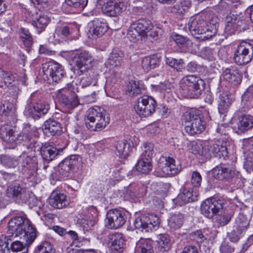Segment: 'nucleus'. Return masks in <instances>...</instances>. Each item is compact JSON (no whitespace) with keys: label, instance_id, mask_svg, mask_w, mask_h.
Returning a JSON list of instances; mask_svg holds the SVG:
<instances>
[{"label":"nucleus","instance_id":"42","mask_svg":"<svg viewBox=\"0 0 253 253\" xmlns=\"http://www.w3.org/2000/svg\"><path fill=\"white\" fill-rule=\"evenodd\" d=\"M159 62V58L155 55L147 56L142 59L141 66L144 71L148 72L157 67Z\"/></svg>","mask_w":253,"mask_h":253},{"label":"nucleus","instance_id":"59","mask_svg":"<svg viewBox=\"0 0 253 253\" xmlns=\"http://www.w3.org/2000/svg\"><path fill=\"white\" fill-rule=\"evenodd\" d=\"M127 38L130 42H136L139 40H141L142 38H144V37L137 30L131 29V26L130 25L127 30Z\"/></svg>","mask_w":253,"mask_h":253},{"label":"nucleus","instance_id":"38","mask_svg":"<svg viewBox=\"0 0 253 253\" xmlns=\"http://www.w3.org/2000/svg\"><path fill=\"white\" fill-rule=\"evenodd\" d=\"M239 16L230 14L227 15L225 18V32L229 35L234 34L238 27L239 22H241L240 21H238Z\"/></svg>","mask_w":253,"mask_h":253},{"label":"nucleus","instance_id":"64","mask_svg":"<svg viewBox=\"0 0 253 253\" xmlns=\"http://www.w3.org/2000/svg\"><path fill=\"white\" fill-rule=\"evenodd\" d=\"M221 253H232L234 252L235 248L227 242L223 241L219 248Z\"/></svg>","mask_w":253,"mask_h":253},{"label":"nucleus","instance_id":"55","mask_svg":"<svg viewBox=\"0 0 253 253\" xmlns=\"http://www.w3.org/2000/svg\"><path fill=\"white\" fill-rule=\"evenodd\" d=\"M166 63L177 71H182L185 67L182 59H177L172 57H168L166 59Z\"/></svg>","mask_w":253,"mask_h":253},{"label":"nucleus","instance_id":"5","mask_svg":"<svg viewBox=\"0 0 253 253\" xmlns=\"http://www.w3.org/2000/svg\"><path fill=\"white\" fill-rule=\"evenodd\" d=\"M75 88L71 83H68L65 87L57 91L56 96L65 111H71L77 107L79 104L78 95L75 92Z\"/></svg>","mask_w":253,"mask_h":253},{"label":"nucleus","instance_id":"22","mask_svg":"<svg viewBox=\"0 0 253 253\" xmlns=\"http://www.w3.org/2000/svg\"><path fill=\"white\" fill-rule=\"evenodd\" d=\"M6 195L10 198L25 203L27 202L28 198L26 189L19 183L10 184L6 189Z\"/></svg>","mask_w":253,"mask_h":253},{"label":"nucleus","instance_id":"57","mask_svg":"<svg viewBox=\"0 0 253 253\" xmlns=\"http://www.w3.org/2000/svg\"><path fill=\"white\" fill-rule=\"evenodd\" d=\"M18 88L16 86H11L8 87L5 94V99H10V102L13 103L15 105L18 97Z\"/></svg>","mask_w":253,"mask_h":253},{"label":"nucleus","instance_id":"40","mask_svg":"<svg viewBox=\"0 0 253 253\" xmlns=\"http://www.w3.org/2000/svg\"><path fill=\"white\" fill-rule=\"evenodd\" d=\"M184 216L180 212L172 213L168 219V225L170 229L177 230L181 227L183 224Z\"/></svg>","mask_w":253,"mask_h":253},{"label":"nucleus","instance_id":"60","mask_svg":"<svg viewBox=\"0 0 253 253\" xmlns=\"http://www.w3.org/2000/svg\"><path fill=\"white\" fill-rule=\"evenodd\" d=\"M7 241H9L10 243V253H16L18 252L26 250L24 248L23 244L19 241H12L11 239L7 240Z\"/></svg>","mask_w":253,"mask_h":253},{"label":"nucleus","instance_id":"45","mask_svg":"<svg viewBox=\"0 0 253 253\" xmlns=\"http://www.w3.org/2000/svg\"><path fill=\"white\" fill-rule=\"evenodd\" d=\"M171 38L175 43L183 50H187L192 44V42L187 38L182 35L173 33Z\"/></svg>","mask_w":253,"mask_h":253},{"label":"nucleus","instance_id":"48","mask_svg":"<svg viewBox=\"0 0 253 253\" xmlns=\"http://www.w3.org/2000/svg\"><path fill=\"white\" fill-rule=\"evenodd\" d=\"M158 249L159 252L164 253L169 250L170 247V240L167 234L159 235L158 238Z\"/></svg>","mask_w":253,"mask_h":253},{"label":"nucleus","instance_id":"33","mask_svg":"<svg viewBox=\"0 0 253 253\" xmlns=\"http://www.w3.org/2000/svg\"><path fill=\"white\" fill-rule=\"evenodd\" d=\"M145 187L141 184H130L125 191L126 198H133L143 196L146 193Z\"/></svg>","mask_w":253,"mask_h":253},{"label":"nucleus","instance_id":"20","mask_svg":"<svg viewBox=\"0 0 253 253\" xmlns=\"http://www.w3.org/2000/svg\"><path fill=\"white\" fill-rule=\"evenodd\" d=\"M207 27V23L200 16H196L194 18H191L188 22V28L190 32L193 35H202L200 38L202 39V37L208 35L209 29Z\"/></svg>","mask_w":253,"mask_h":253},{"label":"nucleus","instance_id":"53","mask_svg":"<svg viewBox=\"0 0 253 253\" xmlns=\"http://www.w3.org/2000/svg\"><path fill=\"white\" fill-rule=\"evenodd\" d=\"M154 145L151 143H146L143 144L141 156L142 158L150 160L155 156Z\"/></svg>","mask_w":253,"mask_h":253},{"label":"nucleus","instance_id":"51","mask_svg":"<svg viewBox=\"0 0 253 253\" xmlns=\"http://www.w3.org/2000/svg\"><path fill=\"white\" fill-rule=\"evenodd\" d=\"M135 168L138 172L146 174L151 170L152 166L150 160L142 158L138 161Z\"/></svg>","mask_w":253,"mask_h":253},{"label":"nucleus","instance_id":"31","mask_svg":"<svg viewBox=\"0 0 253 253\" xmlns=\"http://www.w3.org/2000/svg\"><path fill=\"white\" fill-rule=\"evenodd\" d=\"M184 122L182 124L186 133L190 135L200 134L205 129V124L202 120H196L193 122Z\"/></svg>","mask_w":253,"mask_h":253},{"label":"nucleus","instance_id":"17","mask_svg":"<svg viewBox=\"0 0 253 253\" xmlns=\"http://www.w3.org/2000/svg\"><path fill=\"white\" fill-rule=\"evenodd\" d=\"M91 61V57L88 52L84 51L78 54L73 69L74 73L78 76L83 74L89 68Z\"/></svg>","mask_w":253,"mask_h":253},{"label":"nucleus","instance_id":"24","mask_svg":"<svg viewBox=\"0 0 253 253\" xmlns=\"http://www.w3.org/2000/svg\"><path fill=\"white\" fill-rule=\"evenodd\" d=\"M198 192L197 189L185 187L174 200L175 203L181 206L189 202L197 200Z\"/></svg>","mask_w":253,"mask_h":253},{"label":"nucleus","instance_id":"8","mask_svg":"<svg viewBox=\"0 0 253 253\" xmlns=\"http://www.w3.org/2000/svg\"><path fill=\"white\" fill-rule=\"evenodd\" d=\"M18 169L27 178L36 176L38 169L37 157L23 152L18 157Z\"/></svg>","mask_w":253,"mask_h":253},{"label":"nucleus","instance_id":"28","mask_svg":"<svg viewBox=\"0 0 253 253\" xmlns=\"http://www.w3.org/2000/svg\"><path fill=\"white\" fill-rule=\"evenodd\" d=\"M134 145H131L126 140H119L115 142L114 148L116 154L121 158L126 159L132 152Z\"/></svg>","mask_w":253,"mask_h":253},{"label":"nucleus","instance_id":"37","mask_svg":"<svg viewBox=\"0 0 253 253\" xmlns=\"http://www.w3.org/2000/svg\"><path fill=\"white\" fill-rule=\"evenodd\" d=\"M131 29H136L144 37L152 28L151 22L145 19H139L131 24Z\"/></svg>","mask_w":253,"mask_h":253},{"label":"nucleus","instance_id":"11","mask_svg":"<svg viewBox=\"0 0 253 253\" xmlns=\"http://www.w3.org/2000/svg\"><path fill=\"white\" fill-rule=\"evenodd\" d=\"M253 57V45L243 42L237 46L234 55V61L240 65L248 63Z\"/></svg>","mask_w":253,"mask_h":253},{"label":"nucleus","instance_id":"19","mask_svg":"<svg viewBox=\"0 0 253 253\" xmlns=\"http://www.w3.org/2000/svg\"><path fill=\"white\" fill-rule=\"evenodd\" d=\"M80 161L81 157L79 155H71L66 158L59 164L58 172L63 177H68Z\"/></svg>","mask_w":253,"mask_h":253},{"label":"nucleus","instance_id":"4","mask_svg":"<svg viewBox=\"0 0 253 253\" xmlns=\"http://www.w3.org/2000/svg\"><path fill=\"white\" fill-rule=\"evenodd\" d=\"M110 119L107 112L100 108H89L85 119V124L91 131H100L109 123Z\"/></svg>","mask_w":253,"mask_h":253},{"label":"nucleus","instance_id":"7","mask_svg":"<svg viewBox=\"0 0 253 253\" xmlns=\"http://www.w3.org/2000/svg\"><path fill=\"white\" fill-rule=\"evenodd\" d=\"M227 200L222 197H214L205 200L201 205V213L208 218L221 214L225 205Z\"/></svg>","mask_w":253,"mask_h":253},{"label":"nucleus","instance_id":"26","mask_svg":"<svg viewBox=\"0 0 253 253\" xmlns=\"http://www.w3.org/2000/svg\"><path fill=\"white\" fill-rule=\"evenodd\" d=\"M124 243L123 235L119 233H115L110 235L108 245L111 253H121Z\"/></svg>","mask_w":253,"mask_h":253},{"label":"nucleus","instance_id":"52","mask_svg":"<svg viewBox=\"0 0 253 253\" xmlns=\"http://www.w3.org/2000/svg\"><path fill=\"white\" fill-rule=\"evenodd\" d=\"M20 37L24 44L27 46H30L33 43V38L28 29L21 27L19 30Z\"/></svg>","mask_w":253,"mask_h":253},{"label":"nucleus","instance_id":"44","mask_svg":"<svg viewBox=\"0 0 253 253\" xmlns=\"http://www.w3.org/2000/svg\"><path fill=\"white\" fill-rule=\"evenodd\" d=\"M49 19L48 17L41 13L36 14V17L33 20V25L39 30V33L44 30L49 23Z\"/></svg>","mask_w":253,"mask_h":253},{"label":"nucleus","instance_id":"13","mask_svg":"<svg viewBox=\"0 0 253 253\" xmlns=\"http://www.w3.org/2000/svg\"><path fill=\"white\" fill-rule=\"evenodd\" d=\"M43 74L49 80L58 83L64 77V70L61 65L54 61H50L42 64Z\"/></svg>","mask_w":253,"mask_h":253},{"label":"nucleus","instance_id":"30","mask_svg":"<svg viewBox=\"0 0 253 253\" xmlns=\"http://www.w3.org/2000/svg\"><path fill=\"white\" fill-rule=\"evenodd\" d=\"M189 151L198 156L201 157L205 160H207V157H209L208 147L207 144L203 145L200 141H193L189 142L188 145Z\"/></svg>","mask_w":253,"mask_h":253},{"label":"nucleus","instance_id":"63","mask_svg":"<svg viewBox=\"0 0 253 253\" xmlns=\"http://www.w3.org/2000/svg\"><path fill=\"white\" fill-rule=\"evenodd\" d=\"M191 181L194 187H199L202 182V176L200 173L197 171H193L192 173Z\"/></svg>","mask_w":253,"mask_h":253},{"label":"nucleus","instance_id":"15","mask_svg":"<svg viewBox=\"0 0 253 253\" xmlns=\"http://www.w3.org/2000/svg\"><path fill=\"white\" fill-rule=\"evenodd\" d=\"M106 226L110 229H118L126 222V216L121 210L114 209L109 210L106 214Z\"/></svg>","mask_w":253,"mask_h":253},{"label":"nucleus","instance_id":"36","mask_svg":"<svg viewBox=\"0 0 253 253\" xmlns=\"http://www.w3.org/2000/svg\"><path fill=\"white\" fill-rule=\"evenodd\" d=\"M135 250L138 253H154L152 240L149 238H140L136 243Z\"/></svg>","mask_w":253,"mask_h":253},{"label":"nucleus","instance_id":"43","mask_svg":"<svg viewBox=\"0 0 253 253\" xmlns=\"http://www.w3.org/2000/svg\"><path fill=\"white\" fill-rule=\"evenodd\" d=\"M243 150L245 160L253 162V138L244 140Z\"/></svg>","mask_w":253,"mask_h":253},{"label":"nucleus","instance_id":"46","mask_svg":"<svg viewBox=\"0 0 253 253\" xmlns=\"http://www.w3.org/2000/svg\"><path fill=\"white\" fill-rule=\"evenodd\" d=\"M232 102V100L228 95L223 94L220 95L218 101V109L220 114L227 112L229 106Z\"/></svg>","mask_w":253,"mask_h":253},{"label":"nucleus","instance_id":"9","mask_svg":"<svg viewBox=\"0 0 253 253\" xmlns=\"http://www.w3.org/2000/svg\"><path fill=\"white\" fill-rule=\"evenodd\" d=\"M212 174L215 179L229 182L238 178L239 172L235 165H219L213 169Z\"/></svg>","mask_w":253,"mask_h":253},{"label":"nucleus","instance_id":"62","mask_svg":"<svg viewBox=\"0 0 253 253\" xmlns=\"http://www.w3.org/2000/svg\"><path fill=\"white\" fill-rule=\"evenodd\" d=\"M200 56L206 59L211 60L213 58V52L212 49L209 47H203L199 52Z\"/></svg>","mask_w":253,"mask_h":253},{"label":"nucleus","instance_id":"2","mask_svg":"<svg viewBox=\"0 0 253 253\" xmlns=\"http://www.w3.org/2000/svg\"><path fill=\"white\" fill-rule=\"evenodd\" d=\"M8 232L12 236L23 238L27 245L32 243L37 237L36 228L24 216L11 218L8 223Z\"/></svg>","mask_w":253,"mask_h":253},{"label":"nucleus","instance_id":"14","mask_svg":"<svg viewBox=\"0 0 253 253\" xmlns=\"http://www.w3.org/2000/svg\"><path fill=\"white\" fill-rule=\"evenodd\" d=\"M158 167L165 175L176 174L181 169L180 163L169 156H161L159 160Z\"/></svg>","mask_w":253,"mask_h":253},{"label":"nucleus","instance_id":"50","mask_svg":"<svg viewBox=\"0 0 253 253\" xmlns=\"http://www.w3.org/2000/svg\"><path fill=\"white\" fill-rule=\"evenodd\" d=\"M88 0H65V3L75 12L81 11L86 6Z\"/></svg>","mask_w":253,"mask_h":253},{"label":"nucleus","instance_id":"61","mask_svg":"<svg viewBox=\"0 0 253 253\" xmlns=\"http://www.w3.org/2000/svg\"><path fill=\"white\" fill-rule=\"evenodd\" d=\"M78 222L84 231L91 230L94 224L93 221L85 218H79Z\"/></svg>","mask_w":253,"mask_h":253},{"label":"nucleus","instance_id":"12","mask_svg":"<svg viewBox=\"0 0 253 253\" xmlns=\"http://www.w3.org/2000/svg\"><path fill=\"white\" fill-rule=\"evenodd\" d=\"M156 105V102L152 97L144 95L137 99L134 109L137 114L147 117L155 112Z\"/></svg>","mask_w":253,"mask_h":253},{"label":"nucleus","instance_id":"18","mask_svg":"<svg viewBox=\"0 0 253 253\" xmlns=\"http://www.w3.org/2000/svg\"><path fill=\"white\" fill-rule=\"evenodd\" d=\"M207 147H208L207 153L209 156L207 157V160H210L212 157L223 160H225L228 157L227 149L225 143L217 140L208 143Z\"/></svg>","mask_w":253,"mask_h":253},{"label":"nucleus","instance_id":"32","mask_svg":"<svg viewBox=\"0 0 253 253\" xmlns=\"http://www.w3.org/2000/svg\"><path fill=\"white\" fill-rule=\"evenodd\" d=\"M44 132L51 136L59 135L62 132V127L59 122L53 119H49L43 124Z\"/></svg>","mask_w":253,"mask_h":253},{"label":"nucleus","instance_id":"56","mask_svg":"<svg viewBox=\"0 0 253 253\" xmlns=\"http://www.w3.org/2000/svg\"><path fill=\"white\" fill-rule=\"evenodd\" d=\"M141 88L138 82L131 80L129 82L127 91L132 96H136L141 93Z\"/></svg>","mask_w":253,"mask_h":253},{"label":"nucleus","instance_id":"39","mask_svg":"<svg viewBox=\"0 0 253 253\" xmlns=\"http://www.w3.org/2000/svg\"><path fill=\"white\" fill-rule=\"evenodd\" d=\"M196 120H202V111L196 108H191L183 113L181 121L182 124H184V122H193Z\"/></svg>","mask_w":253,"mask_h":253},{"label":"nucleus","instance_id":"35","mask_svg":"<svg viewBox=\"0 0 253 253\" xmlns=\"http://www.w3.org/2000/svg\"><path fill=\"white\" fill-rule=\"evenodd\" d=\"M209 18V19L206 21L208 26L207 28L209 29L208 35L202 37V40H209L214 36L217 33L218 27L219 19L216 15H211Z\"/></svg>","mask_w":253,"mask_h":253},{"label":"nucleus","instance_id":"16","mask_svg":"<svg viewBox=\"0 0 253 253\" xmlns=\"http://www.w3.org/2000/svg\"><path fill=\"white\" fill-rule=\"evenodd\" d=\"M127 7V2L125 0H107L101 7V10L107 16L115 17L125 11Z\"/></svg>","mask_w":253,"mask_h":253},{"label":"nucleus","instance_id":"1","mask_svg":"<svg viewBox=\"0 0 253 253\" xmlns=\"http://www.w3.org/2000/svg\"><path fill=\"white\" fill-rule=\"evenodd\" d=\"M16 127L5 125L0 129V137L4 141L12 144L11 148L16 146V141H21L27 149L35 152L40 150L41 154L45 161H51L58 155V149L52 145L45 144L40 146L38 141V132L35 127L27 124L24 125L21 132L15 134Z\"/></svg>","mask_w":253,"mask_h":253},{"label":"nucleus","instance_id":"27","mask_svg":"<svg viewBox=\"0 0 253 253\" xmlns=\"http://www.w3.org/2000/svg\"><path fill=\"white\" fill-rule=\"evenodd\" d=\"M73 30L69 26L58 27L52 35L49 37V40L54 44L63 42L68 36L73 33Z\"/></svg>","mask_w":253,"mask_h":253},{"label":"nucleus","instance_id":"47","mask_svg":"<svg viewBox=\"0 0 253 253\" xmlns=\"http://www.w3.org/2000/svg\"><path fill=\"white\" fill-rule=\"evenodd\" d=\"M242 101L246 109L253 108V86H250L242 96Z\"/></svg>","mask_w":253,"mask_h":253},{"label":"nucleus","instance_id":"29","mask_svg":"<svg viewBox=\"0 0 253 253\" xmlns=\"http://www.w3.org/2000/svg\"><path fill=\"white\" fill-rule=\"evenodd\" d=\"M223 79L234 85L240 84L242 81V76L239 70L236 67L231 66L226 68L222 73Z\"/></svg>","mask_w":253,"mask_h":253},{"label":"nucleus","instance_id":"54","mask_svg":"<svg viewBox=\"0 0 253 253\" xmlns=\"http://www.w3.org/2000/svg\"><path fill=\"white\" fill-rule=\"evenodd\" d=\"M15 105L10 102V99L3 100L0 102V114L7 115L10 112L14 111Z\"/></svg>","mask_w":253,"mask_h":253},{"label":"nucleus","instance_id":"23","mask_svg":"<svg viewBox=\"0 0 253 253\" xmlns=\"http://www.w3.org/2000/svg\"><path fill=\"white\" fill-rule=\"evenodd\" d=\"M232 125L233 129L236 133L244 132L253 127V117L249 115H243L238 120H234Z\"/></svg>","mask_w":253,"mask_h":253},{"label":"nucleus","instance_id":"3","mask_svg":"<svg viewBox=\"0 0 253 253\" xmlns=\"http://www.w3.org/2000/svg\"><path fill=\"white\" fill-rule=\"evenodd\" d=\"M204 88V80L194 75L183 77L179 84V92L185 98H198Z\"/></svg>","mask_w":253,"mask_h":253},{"label":"nucleus","instance_id":"6","mask_svg":"<svg viewBox=\"0 0 253 253\" xmlns=\"http://www.w3.org/2000/svg\"><path fill=\"white\" fill-rule=\"evenodd\" d=\"M123 56V53L116 49H113L110 53L105 63L106 67L108 69L107 84L109 82L115 84L120 79V69Z\"/></svg>","mask_w":253,"mask_h":253},{"label":"nucleus","instance_id":"25","mask_svg":"<svg viewBox=\"0 0 253 253\" xmlns=\"http://www.w3.org/2000/svg\"><path fill=\"white\" fill-rule=\"evenodd\" d=\"M49 204L54 208L60 209L66 207L69 204V202L64 193L59 191H53L49 198Z\"/></svg>","mask_w":253,"mask_h":253},{"label":"nucleus","instance_id":"21","mask_svg":"<svg viewBox=\"0 0 253 253\" xmlns=\"http://www.w3.org/2000/svg\"><path fill=\"white\" fill-rule=\"evenodd\" d=\"M49 109L47 104L31 103L26 107L25 113L34 120H38L46 114Z\"/></svg>","mask_w":253,"mask_h":253},{"label":"nucleus","instance_id":"58","mask_svg":"<svg viewBox=\"0 0 253 253\" xmlns=\"http://www.w3.org/2000/svg\"><path fill=\"white\" fill-rule=\"evenodd\" d=\"M53 250L52 244L47 241L41 242L36 248L35 253H51Z\"/></svg>","mask_w":253,"mask_h":253},{"label":"nucleus","instance_id":"49","mask_svg":"<svg viewBox=\"0 0 253 253\" xmlns=\"http://www.w3.org/2000/svg\"><path fill=\"white\" fill-rule=\"evenodd\" d=\"M0 164L5 168H14L18 166V157H11L6 155L0 156Z\"/></svg>","mask_w":253,"mask_h":253},{"label":"nucleus","instance_id":"10","mask_svg":"<svg viewBox=\"0 0 253 253\" xmlns=\"http://www.w3.org/2000/svg\"><path fill=\"white\" fill-rule=\"evenodd\" d=\"M159 224L158 217L153 214L141 215L136 218L133 223L136 229L143 232H148L156 230L159 227Z\"/></svg>","mask_w":253,"mask_h":253},{"label":"nucleus","instance_id":"34","mask_svg":"<svg viewBox=\"0 0 253 253\" xmlns=\"http://www.w3.org/2000/svg\"><path fill=\"white\" fill-rule=\"evenodd\" d=\"M106 24L99 19L93 20L90 24L89 34L96 38L102 36L107 31Z\"/></svg>","mask_w":253,"mask_h":253},{"label":"nucleus","instance_id":"41","mask_svg":"<svg viewBox=\"0 0 253 253\" xmlns=\"http://www.w3.org/2000/svg\"><path fill=\"white\" fill-rule=\"evenodd\" d=\"M250 220L243 213H239L235 220V228L240 233H245L249 227Z\"/></svg>","mask_w":253,"mask_h":253}]
</instances>
